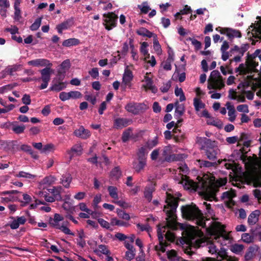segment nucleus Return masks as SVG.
Listing matches in <instances>:
<instances>
[{"label":"nucleus","mask_w":261,"mask_h":261,"mask_svg":"<svg viewBox=\"0 0 261 261\" xmlns=\"http://www.w3.org/2000/svg\"><path fill=\"white\" fill-rule=\"evenodd\" d=\"M165 202L166 204L164 206V211L167 215L166 225L162 226L161 225L158 226L157 233L159 245H156L154 247L156 251H161L162 252H165V247L168 245V243L164 242L163 233L165 232L167 227L172 229L176 228V216L175 212L178 205V199L166 192Z\"/></svg>","instance_id":"1"},{"label":"nucleus","mask_w":261,"mask_h":261,"mask_svg":"<svg viewBox=\"0 0 261 261\" xmlns=\"http://www.w3.org/2000/svg\"><path fill=\"white\" fill-rule=\"evenodd\" d=\"M181 211L183 217L189 220L195 221V223L206 229L217 240L220 237L224 238L225 230L222 226L218 223L212 222L207 227L206 226L205 218L203 214L195 204L186 205L182 206ZM226 239V237H225Z\"/></svg>","instance_id":"2"},{"label":"nucleus","mask_w":261,"mask_h":261,"mask_svg":"<svg viewBox=\"0 0 261 261\" xmlns=\"http://www.w3.org/2000/svg\"><path fill=\"white\" fill-rule=\"evenodd\" d=\"M226 178H220L216 182H213L209 179H201L198 182L188 180L185 183V187L189 190L198 191L205 199L212 200L215 198L219 188L226 184Z\"/></svg>","instance_id":"3"},{"label":"nucleus","mask_w":261,"mask_h":261,"mask_svg":"<svg viewBox=\"0 0 261 261\" xmlns=\"http://www.w3.org/2000/svg\"><path fill=\"white\" fill-rule=\"evenodd\" d=\"M203 236V233L201 230H197L195 227L192 226L191 229L187 232L188 243L194 245L197 248L205 247L212 254L217 253L218 250L215 245L201 238Z\"/></svg>","instance_id":"4"},{"label":"nucleus","mask_w":261,"mask_h":261,"mask_svg":"<svg viewBox=\"0 0 261 261\" xmlns=\"http://www.w3.org/2000/svg\"><path fill=\"white\" fill-rule=\"evenodd\" d=\"M249 47V44L248 43L242 44L240 48L238 45H234L233 48L230 49V56H234V57L230 60V64L232 61L236 62L241 61V57L248 49Z\"/></svg>","instance_id":"5"},{"label":"nucleus","mask_w":261,"mask_h":261,"mask_svg":"<svg viewBox=\"0 0 261 261\" xmlns=\"http://www.w3.org/2000/svg\"><path fill=\"white\" fill-rule=\"evenodd\" d=\"M103 17L105 18L103 24L107 30L110 31L116 27L118 17L114 13H105Z\"/></svg>","instance_id":"6"},{"label":"nucleus","mask_w":261,"mask_h":261,"mask_svg":"<svg viewBox=\"0 0 261 261\" xmlns=\"http://www.w3.org/2000/svg\"><path fill=\"white\" fill-rule=\"evenodd\" d=\"M148 107L143 103L129 102L125 107V110L134 115H138L145 112Z\"/></svg>","instance_id":"7"},{"label":"nucleus","mask_w":261,"mask_h":261,"mask_svg":"<svg viewBox=\"0 0 261 261\" xmlns=\"http://www.w3.org/2000/svg\"><path fill=\"white\" fill-rule=\"evenodd\" d=\"M58 77L52 81L51 86L50 87V90L59 92L66 87L67 83L63 82L62 81L64 78V74L62 71H59Z\"/></svg>","instance_id":"8"},{"label":"nucleus","mask_w":261,"mask_h":261,"mask_svg":"<svg viewBox=\"0 0 261 261\" xmlns=\"http://www.w3.org/2000/svg\"><path fill=\"white\" fill-rule=\"evenodd\" d=\"M172 148L170 146H167L164 147L162 155L163 159L161 158L160 159L162 162L166 161L168 162H171L174 161H176L177 158L175 156V154H172Z\"/></svg>","instance_id":"9"},{"label":"nucleus","mask_w":261,"mask_h":261,"mask_svg":"<svg viewBox=\"0 0 261 261\" xmlns=\"http://www.w3.org/2000/svg\"><path fill=\"white\" fill-rule=\"evenodd\" d=\"M259 250V247L255 244H253L248 247L245 255V261H250L253 259L258 253Z\"/></svg>","instance_id":"10"},{"label":"nucleus","mask_w":261,"mask_h":261,"mask_svg":"<svg viewBox=\"0 0 261 261\" xmlns=\"http://www.w3.org/2000/svg\"><path fill=\"white\" fill-rule=\"evenodd\" d=\"M260 161L258 164V168L260 171V174L257 172H253L250 174V179L253 183L254 186L261 187V146L259 147Z\"/></svg>","instance_id":"11"},{"label":"nucleus","mask_w":261,"mask_h":261,"mask_svg":"<svg viewBox=\"0 0 261 261\" xmlns=\"http://www.w3.org/2000/svg\"><path fill=\"white\" fill-rule=\"evenodd\" d=\"M50 190H51V191H50V202L61 200L62 197L61 193L63 190V188L61 186L53 187Z\"/></svg>","instance_id":"12"},{"label":"nucleus","mask_w":261,"mask_h":261,"mask_svg":"<svg viewBox=\"0 0 261 261\" xmlns=\"http://www.w3.org/2000/svg\"><path fill=\"white\" fill-rule=\"evenodd\" d=\"M261 54V50L259 49H256L254 53L250 54L247 53V59L245 64L243 63L239 65H258V62H256L255 59Z\"/></svg>","instance_id":"13"},{"label":"nucleus","mask_w":261,"mask_h":261,"mask_svg":"<svg viewBox=\"0 0 261 261\" xmlns=\"http://www.w3.org/2000/svg\"><path fill=\"white\" fill-rule=\"evenodd\" d=\"M133 121L132 119L125 118H118L114 120V127L116 129H121L131 124Z\"/></svg>","instance_id":"14"},{"label":"nucleus","mask_w":261,"mask_h":261,"mask_svg":"<svg viewBox=\"0 0 261 261\" xmlns=\"http://www.w3.org/2000/svg\"><path fill=\"white\" fill-rule=\"evenodd\" d=\"M196 142L201 145V149H205L213 148L215 141H212L205 137H197Z\"/></svg>","instance_id":"15"},{"label":"nucleus","mask_w":261,"mask_h":261,"mask_svg":"<svg viewBox=\"0 0 261 261\" xmlns=\"http://www.w3.org/2000/svg\"><path fill=\"white\" fill-rule=\"evenodd\" d=\"M68 223H69L67 221L63 222L62 224H60L59 222H56L55 223H52L51 225L56 229L60 230L62 232L66 234L74 236V233L72 232L67 227Z\"/></svg>","instance_id":"16"},{"label":"nucleus","mask_w":261,"mask_h":261,"mask_svg":"<svg viewBox=\"0 0 261 261\" xmlns=\"http://www.w3.org/2000/svg\"><path fill=\"white\" fill-rule=\"evenodd\" d=\"M155 184L151 182L148 186L145 188L144 191V198L150 202L152 198V193L155 190Z\"/></svg>","instance_id":"17"},{"label":"nucleus","mask_w":261,"mask_h":261,"mask_svg":"<svg viewBox=\"0 0 261 261\" xmlns=\"http://www.w3.org/2000/svg\"><path fill=\"white\" fill-rule=\"evenodd\" d=\"M73 23V19H68L56 26V29L59 34H62L63 30H67L71 27Z\"/></svg>","instance_id":"18"},{"label":"nucleus","mask_w":261,"mask_h":261,"mask_svg":"<svg viewBox=\"0 0 261 261\" xmlns=\"http://www.w3.org/2000/svg\"><path fill=\"white\" fill-rule=\"evenodd\" d=\"M42 80L43 81L40 86V89H44L47 87L48 82L49 81V66L41 70Z\"/></svg>","instance_id":"19"},{"label":"nucleus","mask_w":261,"mask_h":261,"mask_svg":"<svg viewBox=\"0 0 261 261\" xmlns=\"http://www.w3.org/2000/svg\"><path fill=\"white\" fill-rule=\"evenodd\" d=\"M74 134L78 137L86 139L89 138L90 135V132L89 130L85 129L83 126H81L79 129L74 130Z\"/></svg>","instance_id":"20"},{"label":"nucleus","mask_w":261,"mask_h":261,"mask_svg":"<svg viewBox=\"0 0 261 261\" xmlns=\"http://www.w3.org/2000/svg\"><path fill=\"white\" fill-rule=\"evenodd\" d=\"M133 77V76L132 71L126 68L125 69V71L123 74L121 85V87H123L124 89H125L126 85H128L130 82L132 80Z\"/></svg>","instance_id":"21"},{"label":"nucleus","mask_w":261,"mask_h":261,"mask_svg":"<svg viewBox=\"0 0 261 261\" xmlns=\"http://www.w3.org/2000/svg\"><path fill=\"white\" fill-rule=\"evenodd\" d=\"M209 82L210 84L207 86L209 89H221L224 86V83L222 78L216 79Z\"/></svg>","instance_id":"22"},{"label":"nucleus","mask_w":261,"mask_h":261,"mask_svg":"<svg viewBox=\"0 0 261 261\" xmlns=\"http://www.w3.org/2000/svg\"><path fill=\"white\" fill-rule=\"evenodd\" d=\"M144 81L146 84L143 86L146 89L150 90L152 93H156L158 91V89L155 86L153 85L152 80L148 76H145L144 77Z\"/></svg>","instance_id":"23"},{"label":"nucleus","mask_w":261,"mask_h":261,"mask_svg":"<svg viewBox=\"0 0 261 261\" xmlns=\"http://www.w3.org/2000/svg\"><path fill=\"white\" fill-rule=\"evenodd\" d=\"M217 254L221 258V259L226 261H238L239 259L235 256H231L227 255L225 250H221L219 252L217 251Z\"/></svg>","instance_id":"24"},{"label":"nucleus","mask_w":261,"mask_h":261,"mask_svg":"<svg viewBox=\"0 0 261 261\" xmlns=\"http://www.w3.org/2000/svg\"><path fill=\"white\" fill-rule=\"evenodd\" d=\"M226 106L227 107L228 112V115L229 116V120L231 122H233L236 119V111L233 105L231 104L230 102H227L226 103Z\"/></svg>","instance_id":"25"},{"label":"nucleus","mask_w":261,"mask_h":261,"mask_svg":"<svg viewBox=\"0 0 261 261\" xmlns=\"http://www.w3.org/2000/svg\"><path fill=\"white\" fill-rule=\"evenodd\" d=\"M82 146L79 144H77L74 145H73L70 150L67 151L68 154L70 155V159L72 158V157L74 155H80L82 152Z\"/></svg>","instance_id":"26"},{"label":"nucleus","mask_w":261,"mask_h":261,"mask_svg":"<svg viewBox=\"0 0 261 261\" xmlns=\"http://www.w3.org/2000/svg\"><path fill=\"white\" fill-rule=\"evenodd\" d=\"M72 178L69 173H66L62 176L60 183L66 188L70 187V184L72 181Z\"/></svg>","instance_id":"27"},{"label":"nucleus","mask_w":261,"mask_h":261,"mask_svg":"<svg viewBox=\"0 0 261 261\" xmlns=\"http://www.w3.org/2000/svg\"><path fill=\"white\" fill-rule=\"evenodd\" d=\"M197 161L198 162L199 166L201 168H204V167L210 168L211 167H214L218 165V164L216 162H209V161H204V160H198ZM221 162H222V161H220L219 160L218 164H220Z\"/></svg>","instance_id":"28"},{"label":"nucleus","mask_w":261,"mask_h":261,"mask_svg":"<svg viewBox=\"0 0 261 261\" xmlns=\"http://www.w3.org/2000/svg\"><path fill=\"white\" fill-rule=\"evenodd\" d=\"M259 215V212L257 210L252 212L248 217V224L250 225L255 224L258 221Z\"/></svg>","instance_id":"29"},{"label":"nucleus","mask_w":261,"mask_h":261,"mask_svg":"<svg viewBox=\"0 0 261 261\" xmlns=\"http://www.w3.org/2000/svg\"><path fill=\"white\" fill-rule=\"evenodd\" d=\"M176 69L174 75L177 74L179 82H183L186 79V73L182 71L185 70L183 66H176Z\"/></svg>","instance_id":"30"},{"label":"nucleus","mask_w":261,"mask_h":261,"mask_svg":"<svg viewBox=\"0 0 261 261\" xmlns=\"http://www.w3.org/2000/svg\"><path fill=\"white\" fill-rule=\"evenodd\" d=\"M227 36L230 40H231L234 37L241 38L242 34L239 30H234L231 28L226 30Z\"/></svg>","instance_id":"31"},{"label":"nucleus","mask_w":261,"mask_h":261,"mask_svg":"<svg viewBox=\"0 0 261 261\" xmlns=\"http://www.w3.org/2000/svg\"><path fill=\"white\" fill-rule=\"evenodd\" d=\"M175 116L177 118H179L184 113V106L182 104H179L178 102L177 101L175 103Z\"/></svg>","instance_id":"32"},{"label":"nucleus","mask_w":261,"mask_h":261,"mask_svg":"<svg viewBox=\"0 0 261 261\" xmlns=\"http://www.w3.org/2000/svg\"><path fill=\"white\" fill-rule=\"evenodd\" d=\"M136 33L140 36L143 37H147L148 38L153 37L155 34L150 32L149 30L145 28L142 27L139 30H137Z\"/></svg>","instance_id":"33"},{"label":"nucleus","mask_w":261,"mask_h":261,"mask_svg":"<svg viewBox=\"0 0 261 261\" xmlns=\"http://www.w3.org/2000/svg\"><path fill=\"white\" fill-rule=\"evenodd\" d=\"M146 164V161L144 160H138V162H134L133 163V168L136 171L139 172L144 169Z\"/></svg>","instance_id":"34"},{"label":"nucleus","mask_w":261,"mask_h":261,"mask_svg":"<svg viewBox=\"0 0 261 261\" xmlns=\"http://www.w3.org/2000/svg\"><path fill=\"white\" fill-rule=\"evenodd\" d=\"M80 43V41L76 38H69L65 40L63 43L62 45L65 47H70L71 46H75Z\"/></svg>","instance_id":"35"},{"label":"nucleus","mask_w":261,"mask_h":261,"mask_svg":"<svg viewBox=\"0 0 261 261\" xmlns=\"http://www.w3.org/2000/svg\"><path fill=\"white\" fill-rule=\"evenodd\" d=\"M253 27L252 31L254 32V33H252L253 37L255 38L261 39V24H259L257 22L255 26H253V24H252L250 26V27Z\"/></svg>","instance_id":"36"},{"label":"nucleus","mask_w":261,"mask_h":261,"mask_svg":"<svg viewBox=\"0 0 261 261\" xmlns=\"http://www.w3.org/2000/svg\"><path fill=\"white\" fill-rule=\"evenodd\" d=\"M33 146L37 149H38L42 153H46V152L49 150V144H47L42 147V143H33Z\"/></svg>","instance_id":"37"},{"label":"nucleus","mask_w":261,"mask_h":261,"mask_svg":"<svg viewBox=\"0 0 261 261\" xmlns=\"http://www.w3.org/2000/svg\"><path fill=\"white\" fill-rule=\"evenodd\" d=\"M28 64L29 65H49V62L47 60L38 59L29 61Z\"/></svg>","instance_id":"38"},{"label":"nucleus","mask_w":261,"mask_h":261,"mask_svg":"<svg viewBox=\"0 0 261 261\" xmlns=\"http://www.w3.org/2000/svg\"><path fill=\"white\" fill-rule=\"evenodd\" d=\"M48 185L45 183L41 185L42 191L39 192V195L40 197H44L47 202H49V196L47 195V191L48 190L47 189Z\"/></svg>","instance_id":"39"},{"label":"nucleus","mask_w":261,"mask_h":261,"mask_svg":"<svg viewBox=\"0 0 261 261\" xmlns=\"http://www.w3.org/2000/svg\"><path fill=\"white\" fill-rule=\"evenodd\" d=\"M205 154L210 160L215 161L216 160L217 152L213 148L210 149H206L205 151Z\"/></svg>","instance_id":"40"},{"label":"nucleus","mask_w":261,"mask_h":261,"mask_svg":"<svg viewBox=\"0 0 261 261\" xmlns=\"http://www.w3.org/2000/svg\"><path fill=\"white\" fill-rule=\"evenodd\" d=\"M12 130L16 134H20L23 133L25 128V126L23 124L21 125H18L15 124V123H13L12 124Z\"/></svg>","instance_id":"41"},{"label":"nucleus","mask_w":261,"mask_h":261,"mask_svg":"<svg viewBox=\"0 0 261 261\" xmlns=\"http://www.w3.org/2000/svg\"><path fill=\"white\" fill-rule=\"evenodd\" d=\"M168 57L166 60V62L165 65H171V63L174 61V51L173 49L170 47H168Z\"/></svg>","instance_id":"42"},{"label":"nucleus","mask_w":261,"mask_h":261,"mask_svg":"<svg viewBox=\"0 0 261 261\" xmlns=\"http://www.w3.org/2000/svg\"><path fill=\"white\" fill-rule=\"evenodd\" d=\"M206 123L208 125H213L218 128H221L222 126V123L220 121L216 120L212 117L207 120Z\"/></svg>","instance_id":"43"},{"label":"nucleus","mask_w":261,"mask_h":261,"mask_svg":"<svg viewBox=\"0 0 261 261\" xmlns=\"http://www.w3.org/2000/svg\"><path fill=\"white\" fill-rule=\"evenodd\" d=\"M256 66H238L237 71H239L240 73L246 74L249 73L251 69H254Z\"/></svg>","instance_id":"44"},{"label":"nucleus","mask_w":261,"mask_h":261,"mask_svg":"<svg viewBox=\"0 0 261 261\" xmlns=\"http://www.w3.org/2000/svg\"><path fill=\"white\" fill-rule=\"evenodd\" d=\"M138 8L140 9L141 13L147 14L151 10L147 2L142 3L141 5H139Z\"/></svg>","instance_id":"45"},{"label":"nucleus","mask_w":261,"mask_h":261,"mask_svg":"<svg viewBox=\"0 0 261 261\" xmlns=\"http://www.w3.org/2000/svg\"><path fill=\"white\" fill-rule=\"evenodd\" d=\"M147 152L146 151V148L145 147H141L139 149L138 152V160H144L146 161V155Z\"/></svg>","instance_id":"46"},{"label":"nucleus","mask_w":261,"mask_h":261,"mask_svg":"<svg viewBox=\"0 0 261 261\" xmlns=\"http://www.w3.org/2000/svg\"><path fill=\"white\" fill-rule=\"evenodd\" d=\"M244 248L243 245L236 244L231 247V250L236 254H240Z\"/></svg>","instance_id":"47"},{"label":"nucleus","mask_w":261,"mask_h":261,"mask_svg":"<svg viewBox=\"0 0 261 261\" xmlns=\"http://www.w3.org/2000/svg\"><path fill=\"white\" fill-rule=\"evenodd\" d=\"M136 255L135 248L128 249L125 252V258L127 260L130 261L133 260Z\"/></svg>","instance_id":"48"},{"label":"nucleus","mask_w":261,"mask_h":261,"mask_svg":"<svg viewBox=\"0 0 261 261\" xmlns=\"http://www.w3.org/2000/svg\"><path fill=\"white\" fill-rule=\"evenodd\" d=\"M110 196L114 199H118L117 189L114 186H109L108 188Z\"/></svg>","instance_id":"49"},{"label":"nucleus","mask_w":261,"mask_h":261,"mask_svg":"<svg viewBox=\"0 0 261 261\" xmlns=\"http://www.w3.org/2000/svg\"><path fill=\"white\" fill-rule=\"evenodd\" d=\"M194 106L196 111H198L200 109L203 108L205 105L202 102L200 99L195 98L194 99Z\"/></svg>","instance_id":"50"},{"label":"nucleus","mask_w":261,"mask_h":261,"mask_svg":"<svg viewBox=\"0 0 261 261\" xmlns=\"http://www.w3.org/2000/svg\"><path fill=\"white\" fill-rule=\"evenodd\" d=\"M132 133V129L130 127L127 128V129H126L125 131H124V132L122 134V141L123 142H127L128 140L129 137Z\"/></svg>","instance_id":"51"},{"label":"nucleus","mask_w":261,"mask_h":261,"mask_svg":"<svg viewBox=\"0 0 261 261\" xmlns=\"http://www.w3.org/2000/svg\"><path fill=\"white\" fill-rule=\"evenodd\" d=\"M148 44L147 42H143L141 44L140 51L141 53L145 57L150 58V55L148 54L147 50L146 49V47L148 46Z\"/></svg>","instance_id":"52"},{"label":"nucleus","mask_w":261,"mask_h":261,"mask_svg":"<svg viewBox=\"0 0 261 261\" xmlns=\"http://www.w3.org/2000/svg\"><path fill=\"white\" fill-rule=\"evenodd\" d=\"M242 239L243 242L247 243H250L253 241L254 237L249 233H245L242 234Z\"/></svg>","instance_id":"53"},{"label":"nucleus","mask_w":261,"mask_h":261,"mask_svg":"<svg viewBox=\"0 0 261 261\" xmlns=\"http://www.w3.org/2000/svg\"><path fill=\"white\" fill-rule=\"evenodd\" d=\"M175 94L177 96H179L180 101H183L186 100V97L181 88L176 87L175 89Z\"/></svg>","instance_id":"54"},{"label":"nucleus","mask_w":261,"mask_h":261,"mask_svg":"<svg viewBox=\"0 0 261 261\" xmlns=\"http://www.w3.org/2000/svg\"><path fill=\"white\" fill-rule=\"evenodd\" d=\"M235 196L236 194L233 191H227L223 193L221 197L223 199H227L230 200Z\"/></svg>","instance_id":"55"},{"label":"nucleus","mask_w":261,"mask_h":261,"mask_svg":"<svg viewBox=\"0 0 261 261\" xmlns=\"http://www.w3.org/2000/svg\"><path fill=\"white\" fill-rule=\"evenodd\" d=\"M41 17H39L36 19L35 21L30 26V29L32 31H36L40 27L41 23Z\"/></svg>","instance_id":"56"},{"label":"nucleus","mask_w":261,"mask_h":261,"mask_svg":"<svg viewBox=\"0 0 261 261\" xmlns=\"http://www.w3.org/2000/svg\"><path fill=\"white\" fill-rule=\"evenodd\" d=\"M153 48L158 53L161 51V46L158 40L157 35L155 34L153 37Z\"/></svg>","instance_id":"57"},{"label":"nucleus","mask_w":261,"mask_h":261,"mask_svg":"<svg viewBox=\"0 0 261 261\" xmlns=\"http://www.w3.org/2000/svg\"><path fill=\"white\" fill-rule=\"evenodd\" d=\"M158 143V139L157 137H155L152 140H148L146 143V147L149 149H151L155 146Z\"/></svg>","instance_id":"58"},{"label":"nucleus","mask_w":261,"mask_h":261,"mask_svg":"<svg viewBox=\"0 0 261 261\" xmlns=\"http://www.w3.org/2000/svg\"><path fill=\"white\" fill-rule=\"evenodd\" d=\"M117 213L118 216L120 218H122V219L126 220H128L130 219V217H129V215H128V214L125 213V212H124L122 210L117 209Z\"/></svg>","instance_id":"59"},{"label":"nucleus","mask_w":261,"mask_h":261,"mask_svg":"<svg viewBox=\"0 0 261 261\" xmlns=\"http://www.w3.org/2000/svg\"><path fill=\"white\" fill-rule=\"evenodd\" d=\"M221 78L222 77L220 75L219 72L217 70H214L211 73L210 79H208V82H211L213 80H215L216 79H221Z\"/></svg>","instance_id":"60"},{"label":"nucleus","mask_w":261,"mask_h":261,"mask_svg":"<svg viewBox=\"0 0 261 261\" xmlns=\"http://www.w3.org/2000/svg\"><path fill=\"white\" fill-rule=\"evenodd\" d=\"M129 44L131 49L132 57L133 59L136 60V56H137V50L135 49L134 45L133 44V39L129 38Z\"/></svg>","instance_id":"61"},{"label":"nucleus","mask_w":261,"mask_h":261,"mask_svg":"<svg viewBox=\"0 0 261 261\" xmlns=\"http://www.w3.org/2000/svg\"><path fill=\"white\" fill-rule=\"evenodd\" d=\"M171 86V83L170 81L163 83V86L160 88L161 91L163 93L167 92Z\"/></svg>","instance_id":"62"},{"label":"nucleus","mask_w":261,"mask_h":261,"mask_svg":"<svg viewBox=\"0 0 261 261\" xmlns=\"http://www.w3.org/2000/svg\"><path fill=\"white\" fill-rule=\"evenodd\" d=\"M17 177H24L27 178H33L35 177V175L31 174L29 173H27L23 171H20L19 172V173L17 175Z\"/></svg>","instance_id":"63"},{"label":"nucleus","mask_w":261,"mask_h":261,"mask_svg":"<svg viewBox=\"0 0 261 261\" xmlns=\"http://www.w3.org/2000/svg\"><path fill=\"white\" fill-rule=\"evenodd\" d=\"M237 109L239 112L246 113H249L248 107L247 105H239L237 107Z\"/></svg>","instance_id":"64"}]
</instances>
